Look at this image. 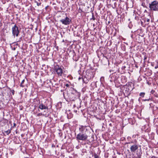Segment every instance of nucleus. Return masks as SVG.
Segmentation results:
<instances>
[{
	"label": "nucleus",
	"instance_id": "14",
	"mask_svg": "<svg viewBox=\"0 0 158 158\" xmlns=\"http://www.w3.org/2000/svg\"><path fill=\"white\" fill-rule=\"evenodd\" d=\"M66 86H69V85H68V84H67L66 85Z\"/></svg>",
	"mask_w": 158,
	"mask_h": 158
},
{
	"label": "nucleus",
	"instance_id": "4",
	"mask_svg": "<svg viewBox=\"0 0 158 158\" xmlns=\"http://www.w3.org/2000/svg\"><path fill=\"white\" fill-rule=\"evenodd\" d=\"M55 70L56 73L59 76H61L62 73V70L61 68L59 67L58 68L56 67L55 68Z\"/></svg>",
	"mask_w": 158,
	"mask_h": 158
},
{
	"label": "nucleus",
	"instance_id": "2",
	"mask_svg": "<svg viewBox=\"0 0 158 158\" xmlns=\"http://www.w3.org/2000/svg\"><path fill=\"white\" fill-rule=\"evenodd\" d=\"M12 33L14 37H15V35L16 37L18 36L19 31L18 29V27L16 26V25H15L12 27Z\"/></svg>",
	"mask_w": 158,
	"mask_h": 158
},
{
	"label": "nucleus",
	"instance_id": "5",
	"mask_svg": "<svg viewBox=\"0 0 158 158\" xmlns=\"http://www.w3.org/2000/svg\"><path fill=\"white\" fill-rule=\"evenodd\" d=\"M39 108L42 110H48V106H45L43 104H40L39 106Z\"/></svg>",
	"mask_w": 158,
	"mask_h": 158
},
{
	"label": "nucleus",
	"instance_id": "7",
	"mask_svg": "<svg viewBox=\"0 0 158 158\" xmlns=\"http://www.w3.org/2000/svg\"><path fill=\"white\" fill-rule=\"evenodd\" d=\"M138 148V147L136 145H134L131 146L130 149L131 151L134 152Z\"/></svg>",
	"mask_w": 158,
	"mask_h": 158
},
{
	"label": "nucleus",
	"instance_id": "3",
	"mask_svg": "<svg viewBox=\"0 0 158 158\" xmlns=\"http://www.w3.org/2000/svg\"><path fill=\"white\" fill-rule=\"evenodd\" d=\"M77 138L79 140H84L87 138V136L85 134H79L77 136Z\"/></svg>",
	"mask_w": 158,
	"mask_h": 158
},
{
	"label": "nucleus",
	"instance_id": "1",
	"mask_svg": "<svg viewBox=\"0 0 158 158\" xmlns=\"http://www.w3.org/2000/svg\"><path fill=\"white\" fill-rule=\"evenodd\" d=\"M149 7L151 10L158 11V2L154 1L149 4Z\"/></svg>",
	"mask_w": 158,
	"mask_h": 158
},
{
	"label": "nucleus",
	"instance_id": "12",
	"mask_svg": "<svg viewBox=\"0 0 158 158\" xmlns=\"http://www.w3.org/2000/svg\"><path fill=\"white\" fill-rule=\"evenodd\" d=\"M149 21H150V19H147V22H148Z\"/></svg>",
	"mask_w": 158,
	"mask_h": 158
},
{
	"label": "nucleus",
	"instance_id": "15",
	"mask_svg": "<svg viewBox=\"0 0 158 158\" xmlns=\"http://www.w3.org/2000/svg\"><path fill=\"white\" fill-rule=\"evenodd\" d=\"M157 68V67L156 66V67H155V69H156Z\"/></svg>",
	"mask_w": 158,
	"mask_h": 158
},
{
	"label": "nucleus",
	"instance_id": "13",
	"mask_svg": "<svg viewBox=\"0 0 158 158\" xmlns=\"http://www.w3.org/2000/svg\"><path fill=\"white\" fill-rule=\"evenodd\" d=\"M15 125H16V124H15V123H14V126H15Z\"/></svg>",
	"mask_w": 158,
	"mask_h": 158
},
{
	"label": "nucleus",
	"instance_id": "9",
	"mask_svg": "<svg viewBox=\"0 0 158 158\" xmlns=\"http://www.w3.org/2000/svg\"><path fill=\"white\" fill-rule=\"evenodd\" d=\"M7 135H9L11 132L10 130H8L6 131L5 132Z\"/></svg>",
	"mask_w": 158,
	"mask_h": 158
},
{
	"label": "nucleus",
	"instance_id": "10",
	"mask_svg": "<svg viewBox=\"0 0 158 158\" xmlns=\"http://www.w3.org/2000/svg\"><path fill=\"white\" fill-rule=\"evenodd\" d=\"M145 95V93H141L140 94V96L142 97H144Z\"/></svg>",
	"mask_w": 158,
	"mask_h": 158
},
{
	"label": "nucleus",
	"instance_id": "8",
	"mask_svg": "<svg viewBox=\"0 0 158 158\" xmlns=\"http://www.w3.org/2000/svg\"><path fill=\"white\" fill-rule=\"evenodd\" d=\"M25 80H23L22 81L21 83L20 84V86L22 87H23L24 86V85H23L24 82Z\"/></svg>",
	"mask_w": 158,
	"mask_h": 158
},
{
	"label": "nucleus",
	"instance_id": "11",
	"mask_svg": "<svg viewBox=\"0 0 158 158\" xmlns=\"http://www.w3.org/2000/svg\"><path fill=\"white\" fill-rule=\"evenodd\" d=\"M38 116H40L42 115V113H38L37 114Z\"/></svg>",
	"mask_w": 158,
	"mask_h": 158
},
{
	"label": "nucleus",
	"instance_id": "6",
	"mask_svg": "<svg viewBox=\"0 0 158 158\" xmlns=\"http://www.w3.org/2000/svg\"><path fill=\"white\" fill-rule=\"evenodd\" d=\"M62 23L64 24H68L69 23V19L68 17H66L65 19H62L60 20Z\"/></svg>",
	"mask_w": 158,
	"mask_h": 158
}]
</instances>
